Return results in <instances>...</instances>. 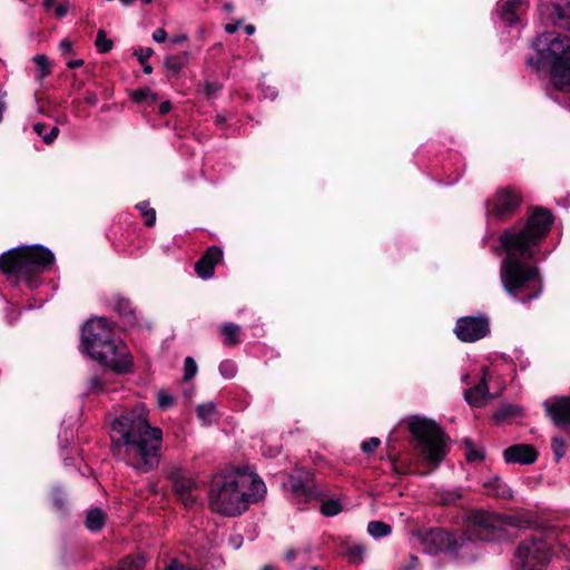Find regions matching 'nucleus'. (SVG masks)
<instances>
[{
    "mask_svg": "<svg viewBox=\"0 0 570 570\" xmlns=\"http://www.w3.org/2000/svg\"><path fill=\"white\" fill-rule=\"evenodd\" d=\"M110 440L112 455L137 472L148 473L158 466L163 431L149 424L142 404L124 411L112 421Z\"/></svg>",
    "mask_w": 570,
    "mask_h": 570,
    "instance_id": "1",
    "label": "nucleus"
},
{
    "mask_svg": "<svg viewBox=\"0 0 570 570\" xmlns=\"http://www.w3.org/2000/svg\"><path fill=\"white\" fill-rule=\"evenodd\" d=\"M265 492L264 482L254 472L239 468L228 470L213 478L209 507L225 517L239 515L252 502L261 500Z\"/></svg>",
    "mask_w": 570,
    "mask_h": 570,
    "instance_id": "2",
    "label": "nucleus"
},
{
    "mask_svg": "<svg viewBox=\"0 0 570 570\" xmlns=\"http://www.w3.org/2000/svg\"><path fill=\"white\" fill-rule=\"evenodd\" d=\"M535 56L527 58V65L537 70L549 67L553 86L560 91H570V37L544 32L533 42Z\"/></svg>",
    "mask_w": 570,
    "mask_h": 570,
    "instance_id": "3",
    "label": "nucleus"
},
{
    "mask_svg": "<svg viewBox=\"0 0 570 570\" xmlns=\"http://www.w3.org/2000/svg\"><path fill=\"white\" fill-rule=\"evenodd\" d=\"M82 345L87 353L99 363L118 372H128L131 358L127 347L116 343L112 330L105 317L90 318L82 327Z\"/></svg>",
    "mask_w": 570,
    "mask_h": 570,
    "instance_id": "4",
    "label": "nucleus"
},
{
    "mask_svg": "<svg viewBox=\"0 0 570 570\" xmlns=\"http://www.w3.org/2000/svg\"><path fill=\"white\" fill-rule=\"evenodd\" d=\"M554 223L552 212L532 206L527 218L505 228L499 236L500 246L494 249H532L542 245Z\"/></svg>",
    "mask_w": 570,
    "mask_h": 570,
    "instance_id": "5",
    "label": "nucleus"
},
{
    "mask_svg": "<svg viewBox=\"0 0 570 570\" xmlns=\"http://www.w3.org/2000/svg\"><path fill=\"white\" fill-rule=\"evenodd\" d=\"M527 252H507L501 263V282L504 289L521 303L539 297L542 285L537 267Z\"/></svg>",
    "mask_w": 570,
    "mask_h": 570,
    "instance_id": "6",
    "label": "nucleus"
},
{
    "mask_svg": "<svg viewBox=\"0 0 570 570\" xmlns=\"http://www.w3.org/2000/svg\"><path fill=\"white\" fill-rule=\"evenodd\" d=\"M409 430L415 438L429 463H440L446 453V444L444 441V432L442 428L434 421L412 416L409 420Z\"/></svg>",
    "mask_w": 570,
    "mask_h": 570,
    "instance_id": "7",
    "label": "nucleus"
},
{
    "mask_svg": "<svg viewBox=\"0 0 570 570\" xmlns=\"http://www.w3.org/2000/svg\"><path fill=\"white\" fill-rule=\"evenodd\" d=\"M52 252H3L0 255V268L7 275L29 278L51 266Z\"/></svg>",
    "mask_w": 570,
    "mask_h": 570,
    "instance_id": "8",
    "label": "nucleus"
},
{
    "mask_svg": "<svg viewBox=\"0 0 570 570\" xmlns=\"http://www.w3.org/2000/svg\"><path fill=\"white\" fill-rule=\"evenodd\" d=\"M523 197L513 186L498 188L491 198L484 204L485 217L489 224L504 223L519 210Z\"/></svg>",
    "mask_w": 570,
    "mask_h": 570,
    "instance_id": "9",
    "label": "nucleus"
},
{
    "mask_svg": "<svg viewBox=\"0 0 570 570\" xmlns=\"http://www.w3.org/2000/svg\"><path fill=\"white\" fill-rule=\"evenodd\" d=\"M550 560V546L542 535L524 539L514 552L513 570H544Z\"/></svg>",
    "mask_w": 570,
    "mask_h": 570,
    "instance_id": "10",
    "label": "nucleus"
},
{
    "mask_svg": "<svg viewBox=\"0 0 570 570\" xmlns=\"http://www.w3.org/2000/svg\"><path fill=\"white\" fill-rule=\"evenodd\" d=\"M504 522L501 515L487 511H476L470 518L471 537L489 541L503 530Z\"/></svg>",
    "mask_w": 570,
    "mask_h": 570,
    "instance_id": "11",
    "label": "nucleus"
},
{
    "mask_svg": "<svg viewBox=\"0 0 570 570\" xmlns=\"http://www.w3.org/2000/svg\"><path fill=\"white\" fill-rule=\"evenodd\" d=\"M283 485L289 492L292 501L298 505L322 494L315 488L314 480L308 472H297L289 475Z\"/></svg>",
    "mask_w": 570,
    "mask_h": 570,
    "instance_id": "12",
    "label": "nucleus"
},
{
    "mask_svg": "<svg viewBox=\"0 0 570 570\" xmlns=\"http://www.w3.org/2000/svg\"><path fill=\"white\" fill-rule=\"evenodd\" d=\"M454 332L460 341L472 343L487 336L489 323L484 317H462L456 322Z\"/></svg>",
    "mask_w": 570,
    "mask_h": 570,
    "instance_id": "13",
    "label": "nucleus"
},
{
    "mask_svg": "<svg viewBox=\"0 0 570 570\" xmlns=\"http://www.w3.org/2000/svg\"><path fill=\"white\" fill-rule=\"evenodd\" d=\"M169 478L173 482L174 492L177 498L186 505L190 507L196 502L193 492L197 489V483L181 468H174L169 471Z\"/></svg>",
    "mask_w": 570,
    "mask_h": 570,
    "instance_id": "14",
    "label": "nucleus"
},
{
    "mask_svg": "<svg viewBox=\"0 0 570 570\" xmlns=\"http://www.w3.org/2000/svg\"><path fill=\"white\" fill-rule=\"evenodd\" d=\"M543 405L557 426L564 428L570 424V396L546 401Z\"/></svg>",
    "mask_w": 570,
    "mask_h": 570,
    "instance_id": "15",
    "label": "nucleus"
},
{
    "mask_svg": "<svg viewBox=\"0 0 570 570\" xmlns=\"http://www.w3.org/2000/svg\"><path fill=\"white\" fill-rule=\"evenodd\" d=\"M507 463L532 464L538 459V451L530 444L519 443L503 451Z\"/></svg>",
    "mask_w": 570,
    "mask_h": 570,
    "instance_id": "16",
    "label": "nucleus"
},
{
    "mask_svg": "<svg viewBox=\"0 0 570 570\" xmlns=\"http://www.w3.org/2000/svg\"><path fill=\"white\" fill-rule=\"evenodd\" d=\"M446 543H449V531L443 529H431L421 537L423 550L429 554L444 552Z\"/></svg>",
    "mask_w": 570,
    "mask_h": 570,
    "instance_id": "17",
    "label": "nucleus"
},
{
    "mask_svg": "<svg viewBox=\"0 0 570 570\" xmlns=\"http://www.w3.org/2000/svg\"><path fill=\"white\" fill-rule=\"evenodd\" d=\"M540 11L541 13L547 12L553 24L570 29V0H564V3L541 4Z\"/></svg>",
    "mask_w": 570,
    "mask_h": 570,
    "instance_id": "18",
    "label": "nucleus"
},
{
    "mask_svg": "<svg viewBox=\"0 0 570 570\" xmlns=\"http://www.w3.org/2000/svg\"><path fill=\"white\" fill-rule=\"evenodd\" d=\"M491 397L492 395L489 393L485 374L475 386L464 391L465 401L474 407H481L485 405L487 401Z\"/></svg>",
    "mask_w": 570,
    "mask_h": 570,
    "instance_id": "19",
    "label": "nucleus"
},
{
    "mask_svg": "<svg viewBox=\"0 0 570 570\" xmlns=\"http://www.w3.org/2000/svg\"><path fill=\"white\" fill-rule=\"evenodd\" d=\"M223 252H205L196 262L195 272L202 278H209L214 274L215 265L222 259Z\"/></svg>",
    "mask_w": 570,
    "mask_h": 570,
    "instance_id": "20",
    "label": "nucleus"
},
{
    "mask_svg": "<svg viewBox=\"0 0 570 570\" xmlns=\"http://www.w3.org/2000/svg\"><path fill=\"white\" fill-rule=\"evenodd\" d=\"M189 61V52L183 51L177 55H169L165 57L164 65L168 69L167 78L169 81L177 79L181 69H184Z\"/></svg>",
    "mask_w": 570,
    "mask_h": 570,
    "instance_id": "21",
    "label": "nucleus"
},
{
    "mask_svg": "<svg viewBox=\"0 0 570 570\" xmlns=\"http://www.w3.org/2000/svg\"><path fill=\"white\" fill-rule=\"evenodd\" d=\"M115 308L126 326L132 327L138 325L135 308H132L131 302L128 298L117 296L115 299Z\"/></svg>",
    "mask_w": 570,
    "mask_h": 570,
    "instance_id": "22",
    "label": "nucleus"
},
{
    "mask_svg": "<svg viewBox=\"0 0 570 570\" xmlns=\"http://www.w3.org/2000/svg\"><path fill=\"white\" fill-rule=\"evenodd\" d=\"M521 4V0H508L503 2L499 9V14L502 21L510 26L514 24L519 20L517 11Z\"/></svg>",
    "mask_w": 570,
    "mask_h": 570,
    "instance_id": "23",
    "label": "nucleus"
},
{
    "mask_svg": "<svg viewBox=\"0 0 570 570\" xmlns=\"http://www.w3.org/2000/svg\"><path fill=\"white\" fill-rule=\"evenodd\" d=\"M521 414L522 409L518 405L504 404L493 413L492 419L495 423L500 424Z\"/></svg>",
    "mask_w": 570,
    "mask_h": 570,
    "instance_id": "24",
    "label": "nucleus"
},
{
    "mask_svg": "<svg viewBox=\"0 0 570 570\" xmlns=\"http://www.w3.org/2000/svg\"><path fill=\"white\" fill-rule=\"evenodd\" d=\"M472 540V537H465V535H455L452 532H449V543L445 544V551L446 553L451 554L452 557H458L459 551L466 546V542Z\"/></svg>",
    "mask_w": 570,
    "mask_h": 570,
    "instance_id": "25",
    "label": "nucleus"
},
{
    "mask_svg": "<svg viewBox=\"0 0 570 570\" xmlns=\"http://www.w3.org/2000/svg\"><path fill=\"white\" fill-rule=\"evenodd\" d=\"M240 327L234 323H225L220 326V334L224 336V344L233 346L238 344Z\"/></svg>",
    "mask_w": 570,
    "mask_h": 570,
    "instance_id": "26",
    "label": "nucleus"
},
{
    "mask_svg": "<svg viewBox=\"0 0 570 570\" xmlns=\"http://www.w3.org/2000/svg\"><path fill=\"white\" fill-rule=\"evenodd\" d=\"M106 515L99 508H94L88 511L86 518V527L91 531H98L105 524Z\"/></svg>",
    "mask_w": 570,
    "mask_h": 570,
    "instance_id": "27",
    "label": "nucleus"
},
{
    "mask_svg": "<svg viewBox=\"0 0 570 570\" xmlns=\"http://www.w3.org/2000/svg\"><path fill=\"white\" fill-rule=\"evenodd\" d=\"M47 125L45 122H36L33 125V131L42 138V141L47 145L52 144L59 136L60 129L53 126L48 134H46Z\"/></svg>",
    "mask_w": 570,
    "mask_h": 570,
    "instance_id": "28",
    "label": "nucleus"
},
{
    "mask_svg": "<svg viewBox=\"0 0 570 570\" xmlns=\"http://www.w3.org/2000/svg\"><path fill=\"white\" fill-rule=\"evenodd\" d=\"M197 416L205 425L212 424L216 419V407L214 403L208 402L197 406Z\"/></svg>",
    "mask_w": 570,
    "mask_h": 570,
    "instance_id": "29",
    "label": "nucleus"
},
{
    "mask_svg": "<svg viewBox=\"0 0 570 570\" xmlns=\"http://www.w3.org/2000/svg\"><path fill=\"white\" fill-rule=\"evenodd\" d=\"M145 563L146 561L140 554L127 556L120 561L118 570H141Z\"/></svg>",
    "mask_w": 570,
    "mask_h": 570,
    "instance_id": "30",
    "label": "nucleus"
},
{
    "mask_svg": "<svg viewBox=\"0 0 570 570\" xmlns=\"http://www.w3.org/2000/svg\"><path fill=\"white\" fill-rule=\"evenodd\" d=\"M136 208L139 210L140 216L144 219V224L147 227H153L156 224V210L149 207L148 202H140L136 205Z\"/></svg>",
    "mask_w": 570,
    "mask_h": 570,
    "instance_id": "31",
    "label": "nucleus"
},
{
    "mask_svg": "<svg viewBox=\"0 0 570 570\" xmlns=\"http://www.w3.org/2000/svg\"><path fill=\"white\" fill-rule=\"evenodd\" d=\"M33 62L36 63L38 69V80H42L51 73V66L46 55H36L33 57Z\"/></svg>",
    "mask_w": 570,
    "mask_h": 570,
    "instance_id": "32",
    "label": "nucleus"
},
{
    "mask_svg": "<svg viewBox=\"0 0 570 570\" xmlns=\"http://www.w3.org/2000/svg\"><path fill=\"white\" fill-rule=\"evenodd\" d=\"M391 527L382 521H371L367 524L368 533L374 538H383L391 533Z\"/></svg>",
    "mask_w": 570,
    "mask_h": 570,
    "instance_id": "33",
    "label": "nucleus"
},
{
    "mask_svg": "<svg viewBox=\"0 0 570 570\" xmlns=\"http://www.w3.org/2000/svg\"><path fill=\"white\" fill-rule=\"evenodd\" d=\"M95 46L100 53H107L112 49L114 42L112 40L107 38V33L105 30L100 29L97 32Z\"/></svg>",
    "mask_w": 570,
    "mask_h": 570,
    "instance_id": "34",
    "label": "nucleus"
},
{
    "mask_svg": "<svg viewBox=\"0 0 570 570\" xmlns=\"http://www.w3.org/2000/svg\"><path fill=\"white\" fill-rule=\"evenodd\" d=\"M202 87V92L208 100L215 98L223 89V85L220 82L210 80H206Z\"/></svg>",
    "mask_w": 570,
    "mask_h": 570,
    "instance_id": "35",
    "label": "nucleus"
},
{
    "mask_svg": "<svg viewBox=\"0 0 570 570\" xmlns=\"http://www.w3.org/2000/svg\"><path fill=\"white\" fill-rule=\"evenodd\" d=\"M341 503L336 500H327L321 505V512L326 517L336 515L341 512Z\"/></svg>",
    "mask_w": 570,
    "mask_h": 570,
    "instance_id": "36",
    "label": "nucleus"
},
{
    "mask_svg": "<svg viewBox=\"0 0 570 570\" xmlns=\"http://www.w3.org/2000/svg\"><path fill=\"white\" fill-rule=\"evenodd\" d=\"M132 102L141 105L146 101L147 97H154V91L149 88H139L137 90H132L129 95Z\"/></svg>",
    "mask_w": 570,
    "mask_h": 570,
    "instance_id": "37",
    "label": "nucleus"
},
{
    "mask_svg": "<svg viewBox=\"0 0 570 570\" xmlns=\"http://www.w3.org/2000/svg\"><path fill=\"white\" fill-rule=\"evenodd\" d=\"M464 445H465V458L469 462H473V461H481L483 459V454L481 451L476 450L474 446H473V443L471 442V440L469 439H465L463 441Z\"/></svg>",
    "mask_w": 570,
    "mask_h": 570,
    "instance_id": "38",
    "label": "nucleus"
},
{
    "mask_svg": "<svg viewBox=\"0 0 570 570\" xmlns=\"http://www.w3.org/2000/svg\"><path fill=\"white\" fill-rule=\"evenodd\" d=\"M365 548L361 544H353L347 548V557L354 563H360L363 560Z\"/></svg>",
    "mask_w": 570,
    "mask_h": 570,
    "instance_id": "39",
    "label": "nucleus"
},
{
    "mask_svg": "<svg viewBox=\"0 0 570 570\" xmlns=\"http://www.w3.org/2000/svg\"><path fill=\"white\" fill-rule=\"evenodd\" d=\"M35 98L38 105V112L49 117V108L51 107V100L48 97L41 96L38 91L35 94Z\"/></svg>",
    "mask_w": 570,
    "mask_h": 570,
    "instance_id": "40",
    "label": "nucleus"
},
{
    "mask_svg": "<svg viewBox=\"0 0 570 570\" xmlns=\"http://www.w3.org/2000/svg\"><path fill=\"white\" fill-rule=\"evenodd\" d=\"M551 449L556 455L557 461H559L566 454V442L561 438H552Z\"/></svg>",
    "mask_w": 570,
    "mask_h": 570,
    "instance_id": "41",
    "label": "nucleus"
},
{
    "mask_svg": "<svg viewBox=\"0 0 570 570\" xmlns=\"http://www.w3.org/2000/svg\"><path fill=\"white\" fill-rule=\"evenodd\" d=\"M197 372V365L193 357L187 356L184 361V379L190 380Z\"/></svg>",
    "mask_w": 570,
    "mask_h": 570,
    "instance_id": "42",
    "label": "nucleus"
},
{
    "mask_svg": "<svg viewBox=\"0 0 570 570\" xmlns=\"http://www.w3.org/2000/svg\"><path fill=\"white\" fill-rule=\"evenodd\" d=\"M222 375L226 379H232L236 374V365L232 361H224L219 365Z\"/></svg>",
    "mask_w": 570,
    "mask_h": 570,
    "instance_id": "43",
    "label": "nucleus"
},
{
    "mask_svg": "<svg viewBox=\"0 0 570 570\" xmlns=\"http://www.w3.org/2000/svg\"><path fill=\"white\" fill-rule=\"evenodd\" d=\"M154 55L153 48H138L134 51V56H136L138 62L140 65H145V62L148 61V59Z\"/></svg>",
    "mask_w": 570,
    "mask_h": 570,
    "instance_id": "44",
    "label": "nucleus"
},
{
    "mask_svg": "<svg viewBox=\"0 0 570 570\" xmlns=\"http://www.w3.org/2000/svg\"><path fill=\"white\" fill-rule=\"evenodd\" d=\"M494 495L500 498H511V490L501 480H495Z\"/></svg>",
    "mask_w": 570,
    "mask_h": 570,
    "instance_id": "45",
    "label": "nucleus"
},
{
    "mask_svg": "<svg viewBox=\"0 0 570 570\" xmlns=\"http://www.w3.org/2000/svg\"><path fill=\"white\" fill-rule=\"evenodd\" d=\"M381 444V440L379 438H371L367 441L363 442L361 448L364 453H373Z\"/></svg>",
    "mask_w": 570,
    "mask_h": 570,
    "instance_id": "46",
    "label": "nucleus"
},
{
    "mask_svg": "<svg viewBox=\"0 0 570 570\" xmlns=\"http://www.w3.org/2000/svg\"><path fill=\"white\" fill-rule=\"evenodd\" d=\"M158 405L163 409L170 407L174 405V397L164 391L158 393Z\"/></svg>",
    "mask_w": 570,
    "mask_h": 570,
    "instance_id": "47",
    "label": "nucleus"
},
{
    "mask_svg": "<svg viewBox=\"0 0 570 570\" xmlns=\"http://www.w3.org/2000/svg\"><path fill=\"white\" fill-rule=\"evenodd\" d=\"M68 10H69V4L68 2H61V3H58L55 8V13L57 16V18H63L67 16L68 13Z\"/></svg>",
    "mask_w": 570,
    "mask_h": 570,
    "instance_id": "48",
    "label": "nucleus"
},
{
    "mask_svg": "<svg viewBox=\"0 0 570 570\" xmlns=\"http://www.w3.org/2000/svg\"><path fill=\"white\" fill-rule=\"evenodd\" d=\"M153 39L156 41V42H165L166 39H167V32L164 28H158L156 29L154 32H153Z\"/></svg>",
    "mask_w": 570,
    "mask_h": 570,
    "instance_id": "49",
    "label": "nucleus"
},
{
    "mask_svg": "<svg viewBox=\"0 0 570 570\" xmlns=\"http://www.w3.org/2000/svg\"><path fill=\"white\" fill-rule=\"evenodd\" d=\"M83 101L87 105L95 107L98 104V97H97L96 92H94V91H86Z\"/></svg>",
    "mask_w": 570,
    "mask_h": 570,
    "instance_id": "50",
    "label": "nucleus"
},
{
    "mask_svg": "<svg viewBox=\"0 0 570 570\" xmlns=\"http://www.w3.org/2000/svg\"><path fill=\"white\" fill-rule=\"evenodd\" d=\"M71 78H72L71 89L73 91H80L83 88V86H85V81L78 79L77 73H72Z\"/></svg>",
    "mask_w": 570,
    "mask_h": 570,
    "instance_id": "51",
    "label": "nucleus"
},
{
    "mask_svg": "<svg viewBox=\"0 0 570 570\" xmlns=\"http://www.w3.org/2000/svg\"><path fill=\"white\" fill-rule=\"evenodd\" d=\"M171 102L169 100L167 101H163L160 105H159V108H158V114L160 116H165L167 115L170 110H171Z\"/></svg>",
    "mask_w": 570,
    "mask_h": 570,
    "instance_id": "52",
    "label": "nucleus"
},
{
    "mask_svg": "<svg viewBox=\"0 0 570 570\" xmlns=\"http://www.w3.org/2000/svg\"><path fill=\"white\" fill-rule=\"evenodd\" d=\"M60 50H61L62 55L70 53L72 51V43H71V41L68 40V39H63L60 42Z\"/></svg>",
    "mask_w": 570,
    "mask_h": 570,
    "instance_id": "53",
    "label": "nucleus"
},
{
    "mask_svg": "<svg viewBox=\"0 0 570 570\" xmlns=\"http://www.w3.org/2000/svg\"><path fill=\"white\" fill-rule=\"evenodd\" d=\"M10 249H48V248L41 244H32V245H18V246L11 247Z\"/></svg>",
    "mask_w": 570,
    "mask_h": 570,
    "instance_id": "54",
    "label": "nucleus"
},
{
    "mask_svg": "<svg viewBox=\"0 0 570 570\" xmlns=\"http://www.w3.org/2000/svg\"><path fill=\"white\" fill-rule=\"evenodd\" d=\"M90 390L97 392L101 389V380L98 376H92L89 381Z\"/></svg>",
    "mask_w": 570,
    "mask_h": 570,
    "instance_id": "55",
    "label": "nucleus"
},
{
    "mask_svg": "<svg viewBox=\"0 0 570 570\" xmlns=\"http://www.w3.org/2000/svg\"><path fill=\"white\" fill-rule=\"evenodd\" d=\"M83 63H85L83 59L69 60V61L67 62V67H68L69 69H76V68H80V67H82V66H83Z\"/></svg>",
    "mask_w": 570,
    "mask_h": 570,
    "instance_id": "56",
    "label": "nucleus"
},
{
    "mask_svg": "<svg viewBox=\"0 0 570 570\" xmlns=\"http://www.w3.org/2000/svg\"><path fill=\"white\" fill-rule=\"evenodd\" d=\"M166 570H194V569L183 566L176 561H173Z\"/></svg>",
    "mask_w": 570,
    "mask_h": 570,
    "instance_id": "57",
    "label": "nucleus"
},
{
    "mask_svg": "<svg viewBox=\"0 0 570 570\" xmlns=\"http://www.w3.org/2000/svg\"><path fill=\"white\" fill-rule=\"evenodd\" d=\"M239 24H240V22H239V21H237V22H235V23H227V24L225 26V31H226L227 33L233 35V33H235V32L238 30Z\"/></svg>",
    "mask_w": 570,
    "mask_h": 570,
    "instance_id": "58",
    "label": "nucleus"
},
{
    "mask_svg": "<svg viewBox=\"0 0 570 570\" xmlns=\"http://www.w3.org/2000/svg\"><path fill=\"white\" fill-rule=\"evenodd\" d=\"M158 101V95L154 92V97H147L146 101L144 102L146 106L150 107L155 105Z\"/></svg>",
    "mask_w": 570,
    "mask_h": 570,
    "instance_id": "59",
    "label": "nucleus"
},
{
    "mask_svg": "<svg viewBox=\"0 0 570 570\" xmlns=\"http://www.w3.org/2000/svg\"><path fill=\"white\" fill-rule=\"evenodd\" d=\"M170 41L173 43H175V45H178V43H181L184 41H187V36L186 35H179V36H176V37L171 38Z\"/></svg>",
    "mask_w": 570,
    "mask_h": 570,
    "instance_id": "60",
    "label": "nucleus"
},
{
    "mask_svg": "<svg viewBox=\"0 0 570 570\" xmlns=\"http://www.w3.org/2000/svg\"><path fill=\"white\" fill-rule=\"evenodd\" d=\"M57 6L56 3V0H43V7L46 10H51L52 8L55 9Z\"/></svg>",
    "mask_w": 570,
    "mask_h": 570,
    "instance_id": "61",
    "label": "nucleus"
},
{
    "mask_svg": "<svg viewBox=\"0 0 570 570\" xmlns=\"http://www.w3.org/2000/svg\"><path fill=\"white\" fill-rule=\"evenodd\" d=\"M142 66V70L146 75H150L153 72V67L148 63V62H145V65H141Z\"/></svg>",
    "mask_w": 570,
    "mask_h": 570,
    "instance_id": "62",
    "label": "nucleus"
},
{
    "mask_svg": "<svg viewBox=\"0 0 570 570\" xmlns=\"http://www.w3.org/2000/svg\"><path fill=\"white\" fill-rule=\"evenodd\" d=\"M245 32H246L248 36H252V35L255 32V26H253V24H247V26H245Z\"/></svg>",
    "mask_w": 570,
    "mask_h": 570,
    "instance_id": "63",
    "label": "nucleus"
},
{
    "mask_svg": "<svg viewBox=\"0 0 570 570\" xmlns=\"http://www.w3.org/2000/svg\"><path fill=\"white\" fill-rule=\"evenodd\" d=\"M295 556H296V552L294 550H288L286 552V559L289 561L294 560Z\"/></svg>",
    "mask_w": 570,
    "mask_h": 570,
    "instance_id": "64",
    "label": "nucleus"
}]
</instances>
